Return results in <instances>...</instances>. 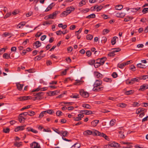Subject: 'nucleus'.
<instances>
[{
    "instance_id": "obj_44",
    "label": "nucleus",
    "mask_w": 148,
    "mask_h": 148,
    "mask_svg": "<svg viewBox=\"0 0 148 148\" xmlns=\"http://www.w3.org/2000/svg\"><path fill=\"white\" fill-rule=\"evenodd\" d=\"M137 66L138 67L141 68H145V65H143L141 63L138 64L137 65Z\"/></svg>"
},
{
    "instance_id": "obj_38",
    "label": "nucleus",
    "mask_w": 148,
    "mask_h": 148,
    "mask_svg": "<svg viewBox=\"0 0 148 148\" xmlns=\"http://www.w3.org/2000/svg\"><path fill=\"white\" fill-rule=\"evenodd\" d=\"M118 67L121 69L123 68L124 66H126V64H125V63H122L119 64H118Z\"/></svg>"
},
{
    "instance_id": "obj_49",
    "label": "nucleus",
    "mask_w": 148,
    "mask_h": 148,
    "mask_svg": "<svg viewBox=\"0 0 148 148\" xmlns=\"http://www.w3.org/2000/svg\"><path fill=\"white\" fill-rule=\"evenodd\" d=\"M109 32V30L107 29H104L102 32V34L103 35L106 34L107 33H108Z\"/></svg>"
},
{
    "instance_id": "obj_18",
    "label": "nucleus",
    "mask_w": 148,
    "mask_h": 148,
    "mask_svg": "<svg viewBox=\"0 0 148 148\" xmlns=\"http://www.w3.org/2000/svg\"><path fill=\"white\" fill-rule=\"evenodd\" d=\"M125 15L124 12L117 13L116 14V16L118 17H123Z\"/></svg>"
},
{
    "instance_id": "obj_14",
    "label": "nucleus",
    "mask_w": 148,
    "mask_h": 148,
    "mask_svg": "<svg viewBox=\"0 0 148 148\" xmlns=\"http://www.w3.org/2000/svg\"><path fill=\"white\" fill-rule=\"evenodd\" d=\"M18 118V120L20 123H23L25 122V119L22 116H21L19 115Z\"/></svg>"
},
{
    "instance_id": "obj_40",
    "label": "nucleus",
    "mask_w": 148,
    "mask_h": 148,
    "mask_svg": "<svg viewBox=\"0 0 148 148\" xmlns=\"http://www.w3.org/2000/svg\"><path fill=\"white\" fill-rule=\"evenodd\" d=\"M139 78L140 79L145 80L147 79H148V75H143L140 77Z\"/></svg>"
},
{
    "instance_id": "obj_29",
    "label": "nucleus",
    "mask_w": 148,
    "mask_h": 148,
    "mask_svg": "<svg viewBox=\"0 0 148 148\" xmlns=\"http://www.w3.org/2000/svg\"><path fill=\"white\" fill-rule=\"evenodd\" d=\"M123 5H118L115 7V9L116 10H120L123 8Z\"/></svg>"
},
{
    "instance_id": "obj_43",
    "label": "nucleus",
    "mask_w": 148,
    "mask_h": 148,
    "mask_svg": "<svg viewBox=\"0 0 148 148\" xmlns=\"http://www.w3.org/2000/svg\"><path fill=\"white\" fill-rule=\"evenodd\" d=\"M140 7H137L136 8H131V11L134 12H135L140 10Z\"/></svg>"
},
{
    "instance_id": "obj_33",
    "label": "nucleus",
    "mask_w": 148,
    "mask_h": 148,
    "mask_svg": "<svg viewBox=\"0 0 148 148\" xmlns=\"http://www.w3.org/2000/svg\"><path fill=\"white\" fill-rule=\"evenodd\" d=\"M53 4V3H52L50 5H49L48 7L45 10V12H48L53 7V6H52V5Z\"/></svg>"
},
{
    "instance_id": "obj_32",
    "label": "nucleus",
    "mask_w": 148,
    "mask_h": 148,
    "mask_svg": "<svg viewBox=\"0 0 148 148\" xmlns=\"http://www.w3.org/2000/svg\"><path fill=\"white\" fill-rule=\"evenodd\" d=\"M95 17V15L94 14H92L87 16L86 18H94Z\"/></svg>"
},
{
    "instance_id": "obj_31",
    "label": "nucleus",
    "mask_w": 148,
    "mask_h": 148,
    "mask_svg": "<svg viewBox=\"0 0 148 148\" xmlns=\"http://www.w3.org/2000/svg\"><path fill=\"white\" fill-rule=\"evenodd\" d=\"M68 14H68L66 10L65 11L63 12L62 13L60 14V16L61 17L66 16Z\"/></svg>"
},
{
    "instance_id": "obj_41",
    "label": "nucleus",
    "mask_w": 148,
    "mask_h": 148,
    "mask_svg": "<svg viewBox=\"0 0 148 148\" xmlns=\"http://www.w3.org/2000/svg\"><path fill=\"white\" fill-rule=\"evenodd\" d=\"M26 24L25 22H22L19 23L17 26L18 28H20L22 26Z\"/></svg>"
},
{
    "instance_id": "obj_11",
    "label": "nucleus",
    "mask_w": 148,
    "mask_h": 148,
    "mask_svg": "<svg viewBox=\"0 0 148 148\" xmlns=\"http://www.w3.org/2000/svg\"><path fill=\"white\" fill-rule=\"evenodd\" d=\"M25 126V125L18 126L15 129V132H18L20 130H24V127Z\"/></svg>"
},
{
    "instance_id": "obj_61",
    "label": "nucleus",
    "mask_w": 148,
    "mask_h": 148,
    "mask_svg": "<svg viewBox=\"0 0 148 148\" xmlns=\"http://www.w3.org/2000/svg\"><path fill=\"white\" fill-rule=\"evenodd\" d=\"M68 70V69H66L64 71H62L61 74L62 75H65L67 71Z\"/></svg>"
},
{
    "instance_id": "obj_47",
    "label": "nucleus",
    "mask_w": 148,
    "mask_h": 148,
    "mask_svg": "<svg viewBox=\"0 0 148 148\" xmlns=\"http://www.w3.org/2000/svg\"><path fill=\"white\" fill-rule=\"evenodd\" d=\"M46 113V111H43L42 112L39 114V118L41 119L44 116L45 114Z\"/></svg>"
},
{
    "instance_id": "obj_37",
    "label": "nucleus",
    "mask_w": 148,
    "mask_h": 148,
    "mask_svg": "<svg viewBox=\"0 0 148 148\" xmlns=\"http://www.w3.org/2000/svg\"><path fill=\"white\" fill-rule=\"evenodd\" d=\"M101 136H102V137H103L105 138V139L107 140H109V138H108V137L106 135V134H105L103 133H101Z\"/></svg>"
},
{
    "instance_id": "obj_27",
    "label": "nucleus",
    "mask_w": 148,
    "mask_h": 148,
    "mask_svg": "<svg viewBox=\"0 0 148 148\" xmlns=\"http://www.w3.org/2000/svg\"><path fill=\"white\" fill-rule=\"evenodd\" d=\"M61 134L62 135V137H66L68 136L69 133L67 131H62L61 132Z\"/></svg>"
},
{
    "instance_id": "obj_28",
    "label": "nucleus",
    "mask_w": 148,
    "mask_h": 148,
    "mask_svg": "<svg viewBox=\"0 0 148 148\" xmlns=\"http://www.w3.org/2000/svg\"><path fill=\"white\" fill-rule=\"evenodd\" d=\"M96 60H91L88 62V64L90 65H94L95 63Z\"/></svg>"
},
{
    "instance_id": "obj_46",
    "label": "nucleus",
    "mask_w": 148,
    "mask_h": 148,
    "mask_svg": "<svg viewBox=\"0 0 148 148\" xmlns=\"http://www.w3.org/2000/svg\"><path fill=\"white\" fill-rule=\"evenodd\" d=\"M14 145L17 147H19L21 146L22 145L21 142H16L14 143Z\"/></svg>"
},
{
    "instance_id": "obj_17",
    "label": "nucleus",
    "mask_w": 148,
    "mask_h": 148,
    "mask_svg": "<svg viewBox=\"0 0 148 148\" xmlns=\"http://www.w3.org/2000/svg\"><path fill=\"white\" fill-rule=\"evenodd\" d=\"M130 80V82H131V84L132 85L134 84L135 82H138L139 79L138 78H134Z\"/></svg>"
},
{
    "instance_id": "obj_15",
    "label": "nucleus",
    "mask_w": 148,
    "mask_h": 148,
    "mask_svg": "<svg viewBox=\"0 0 148 148\" xmlns=\"http://www.w3.org/2000/svg\"><path fill=\"white\" fill-rule=\"evenodd\" d=\"M16 84L17 89L19 90H21L23 88L24 85L23 84H21L19 83H16Z\"/></svg>"
},
{
    "instance_id": "obj_24",
    "label": "nucleus",
    "mask_w": 148,
    "mask_h": 148,
    "mask_svg": "<svg viewBox=\"0 0 148 148\" xmlns=\"http://www.w3.org/2000/svg\"><path fill=\"white\" fill-rule=\"evenodd\" d=\"M99 121L98 120H95L91 122V125L93 126H95L97 125V124L99 122Z\"/></svg>"
},
{
    "instance_id": "obj_30",
    "label": "nucleus",
    "mask_w": 148,
    "mask_h": 148,
    "mask_svg": "<svg viewBox=\"0 0 148 148\" xmlns=\"http://www.w3.org/2000/svg\"><path fill=\"white\" fill-rule=\"evenodd\" d=\"M117 37L116 36L113 37V38L111 40V42L112 45H114L116 42V39Z\"/></svg>"
},
{
    "instance_id": "obj_56",
    "label": "nucleus",
    "mask_w": 148,
    "mask_h": 148,
    "mask_svg": "<svg viewBox=\"0 0 148 148\" xmlns=\"http://www.w3.org/2000/svg\"><path fill=\"white\" fill-rule=\"evenodd\" d=\"M112 76L113 78H115L117 77L118 75L116 73L114 72L113 73L112 75Z\"/></svg>"
},
{
    "instance_id": "obj_23",
    "label": "nucleus",
    "mask_w": 148,
    "mask_h": 148,
    "mask_svg": "<svg viewBox=\"0 0 148 148\" xmlns=\"http://www.w3.org/2000/svg\"><path fill=\"white\" fill-rule=\"evenodd\" d=\"M124 132V130H121L119 132V136L121 138H125V136L123 134Z\"/></svg>"
},
{
    "instance_id": "obj_6",
    "label": "nucleus",
    "mask_w": 148,
    "mask_h": 148,
    "mask_svg": "<svg viewBox=\"0 0 148 148\" xmlns=\"http://www.w3.org/2000/svg\"><path fill=\"white\" fill-rule=\"evenodd\" d=\"M31 97L30 96H24L17 98V99L19 101H22L30 99Z\"/></svg>"
},
{
    "instance_id": "obj_63",
    "label": "nucleus",
    "mask_w": 148,
    "mask_h": 148,
    "mask_svg": "<svg viewBox=\"0 0 148 148\" xmlns=\"http://www.w3.org/2000/svg\"><path fill=\"white\" fill-rule=\"evenodd\" d=\"M130 19H132V17L130 16H128L127 17V18H125L124 19V21L125 22H127L130 20Z\"/></svg>"
},
{
    "instance_id": "obj_4",
    "label": "nucleus",
    "mask_w": 148,
    "mask_h": 148,
    "mask_svg": "<svg viewBox=\"0 0 148 148\" xmlns=\"http://www.w3.org/2000/svg\"><path fill=\"white\" fill-rule=\"evenodd\" d=\"M58 13V12L57 11L53 12L51 14H50L48 16L47 18L54 19L55 18L56 15Z\"/></svg>"
},
{
    "instance_id": "obj_36",
    "label": "nucleus",
    "mask_w": 148,
    "mask_h": 148,
    "mask_svg": "<svg viewBox=\"0 0 148 148\" xmlns=\"http://www.w3.org/2000/svg\"><path fill=\"white\" fill-rule=\"evenodd\" d=\"M70 97L71 98L74 99H77L79 98V95L77 94H73L72 95L70 96Z\"/></svg>"
},
{
    "instance_id": "obj_2",
    "label": "nucleus",
    "mask_w": 148,
    "mask_h": 148,
    "mask_svg": "<svg viewBox=\"0 0 148 148\" xmlns=\"http://www.w3.org/2000/svg\"><path fill=\"white\" fill-rule=\"evenodd\" d=\"M79 93L84 98H87L88 97L89 93L84 91L83 90H81L79 91Z\"/></svg>"
},
{
    "instance_id": "obj_35",
    "label": "nucleus",
    "mask_w": 148,
    "mask_h": 148,
    "mask_svg": "<svg viewBox=\"0 0 148 148\" xmlns=\"http://www.w3.org/2000/svg\"><path fill=\"white\" fill-rule=\"evenodd\" d=\"M117 106L120 107L125 108L126 106V104L124 103H121L118 104Z\"/></svg>"
},
{
    "instance_id": "obj_10",
    "label": "nucleus",
    "mask_w": 148,
    "mask_h": 148,
    "mask_svg": "<svg viewBox=\"0 0 148 148\" xmlns=\"http://www.w3.org/2000/svg\"><path fill=\"white\" fill-rule=\"evenodd\" d=\"M94 75L95 77L99 79L102 78L103 77V75L102 74L97 72H95Z\"/></svg>"
},
{
    "instance_id": "obj_55",
    "label": "nucleus",
    "mask_w": 148,
    "mask_h": 148,
    "mask_svg": "<svg viewBox=\"0 0 148 148\" xmlns=\"http://www.w3.org/2000/svg\"><path fill=\"white\" fill-rule=\"evenodd\" d=\"M140 105L137 102H134L132 106L133 107L138 106Z\"/></svg>"
},
{
    "instance_id": "obj_16",
    "label": "nucleus",
    "mask_w": 148,
    "mask_h": 148,
    "mask_svg": "<svg viewBox=\"0 0 148 148\" xmlns=\"http://www.w3.org/2000/svg\"><path fill=\"white\" fill-rule=\"evenodd\" d=\"M148 88V85H143L142 86H140V88L139 89V90H141L142 91H143L144 90Z\"/></svg>"
},
{
    "instance_id": "obj_20",
    "label": "nucleus",
    "mask_w": 148,
    "mask_h": 148,
    "mask_svg": "<svg viewBox=\"0 0 148 148\" xmlns=\"http://www.w3.org/2000/svg\"><path fill=\"white\" fill-rule=\"evenodd\" d=\"M92 133V131L90 130H87L84 132L83 134L84 135L87 136L91 135Z\"/></svg>"
},
{
    "instance_id": "obj_50",
    "label": "nucleus",
    "mask_w": 148,
    "mask_h": 148,
    "mask_svg": "<svg viewBox=\"0 0 148 148\" xmlns=\"http://www.w3.org/2000/svg\"><path fill=\"white\" fill-rule=\"evenodd\" d=\"M103 6L101 5L97 6L96 8L97 11L99 12L102 8Z\"/></svg>"
},
{
    "instance_id": "obj_59",
    "label": "nucleus",
    "mask_w": 148,
    "mask_h": 148,
    "mask_svg": "<svg viewBox=\"0 0 148 148\" xmlns=\"http://www.w3.org/2000/svg\"><path fill=\"white\" fill-rule=\"evenodd\" d=\"M44 93L43 92H39L38 93H37L36 94H34V96H35L36 95H37L38 96H41L43 95H44Z\"/></svg>"
},
{
    "instance_id": "obj_64",
    "label": "nucleus",
    "mask_w": 148,
    "mask_h": 148,
    "mask_svg": "<svg viewBox=\"0 0 148 148\" xmlns=\"http://www.w3.org/2000/svg\"><path fill=\"white\" fill-rule=\"evenodd\" d=\"M101 16L103 18L105 19H107L108 18L107 15L104 14L101 15Z\"/></svg>"
},
{
    "instance_id": "obj_60",
    "label": "nucleus",
    "mask_w": 148,
    "mask_h": 148,
    "mask_svg": "<svg viewBox=\"0 0 148 148\" xmlns=\"http://www.w3.org/2000/svg\"><path fill=\"white\" fill-rule=\"evenodd\" d=\"M86 3V2L85 1L83 0L79 2V5L80 6H82L83 5H84Z\"/></svg>"
},
{
    "instance_id": "obj_25",
    "label": "nucleus",
    "mask_w": 148,
    "mask_h": 148,
    "mask_svg": "<svg viewBox=\"0 0 148 148\" xmlns=\"http://www.w3.org/2000/svg\"><path fill=\"white\" fill-rule=\"evenodd\" d=\"M44 56H41L40 55L36 57L34 59L35 61L39 60L42 59Z\"/></svg>"
},
{
    "instance_id": "obj_12",
    "label": "nucleus",
    "mask_w": 148,
    "mask_h": 148,
    "mask_svg": "<svg viewBox=\"0 0 148 148\" xmlns=\"http://www.w3.org/2000/svg\"><path fill=\"white\" fill-rule=\"evenodd\" d=\"M41 45V43L39 41H36L34 43V46L35 47L34 48H38L40 47Z\"/></svg>"
},
{
    "instance_id": "obj_13",
    "label": "nucleus",
    "mask_w": 148,
    "mask_h": 148,
    "mask_svg": "<svg viewBox=\"0 0 148 148\" xmlns=\"http://www.w3.org/2000/svg\"><path fill=\"white\" fill-rule=\"evenodd\" d=\"M47 89V88L44 87L42 88H40V86H39L35 90H33L32 91V92H34L35 91H38L39 90H41V91H44L46 90Z\"/></svg>"
},
{
    "instance_id": "obj_57",
    "label": "nucleus",
    "mask_w": 148,
    "mask_h": 148,
    "mask_svg": "<svg viewBox=\"0 0 148 148\" xmlns=\"http://www.w3.org/2000/svg\"><path fill=\"white\" fill-rule=\"evenodd\" d=\"M108 55L110 57H113L115 55V54L112 51L111 52L109 53Z\"/></svg>"
},
{
    "instance_id": "obj_62",
    "label": "nucleus",
    "mask_w": 148,
    "mask_h": 148,
    "mask_svg": "<svg viewBox=\"0 0 148 148\" xmlns=\"http://www.w3.org/2000/svg\"><path fill=\"white\" fill-rule=\"evenodd\" d=\"M86 54L87 56L89 57L91 55V53L90 50H88L87 51Z\"/></svg>"
},
{
    "instance_id": "obj_52",
    "label": "nucleus",
    "mask_w": 148,
    "mask_h": 148,
    "mask_svg": "<svg viewBox=\"0 0 148 148\" xmlns=\"http://www.w3.org/2000/svg\"><path fill=\"white\" fill-rule=\"evenodd\" d=\"M45 111H46V113L50 114H52L53 113H54V112L52 110H49Z\"/></svg>"
},
{
    "instance_id": "obj_7",
    "label": "nucleus",
    "mask_w": 148,
    "mask_h": 148,
    "mask_svg": "<svg viewBox=\"0 0 148 148\" xmlns=\"http://www.w3.org/2000/svg\"><path fill=\"white\" fill-rule=\"evenodd\" d=\"M102 81L99 79L98 80H96L94 83L93 85H96L95 87H96L97 86H103L101 84H102Z\"/></svg>"
},
{
    "instance_id": "obj_19",
    "label": "nucleus",
    "mask_w": 148,
    "mask_h": 148,
    "mask_svg": "<svg viewBox=\"0 0 148 148\" xmlns=\"http://www.w3.org/2000/svg\"><path fill=\"white\" fill-rule=\"evenodd\" d=\"M145 109L143 108H139L138 109L136 112V113L137 114H138L141 112H144Z\"/></svg>"
},
{
    "instance_id": "obj_51",
    "label": "nucleus",
    "mask_w": 148,
    "mask_h": 148,
    "mask_svg": "<svg viewBox=\"0 0 148 148\" xmlns=\"http://www.w3.org/2000/svg\"><path fill=\"white\" fill-rule=\"evenodd\" d=\"M142 12L143 14H145L148 12V8H145L143 9Z\"/></svg>"
},
{
    "instance_id": "obj_34",
    "label": "nucleus",
    "mask_w": 148,
    "mask_h": 148,
    "mask_svg": "<svg viewBox=\"0 0 148 148\" xmlns=\"http://www.w3.org/2000/svg\"><path fill=\"white\" fill-rule=\"evenodd\" d=\"M80 146V145L77 143L72 145L71 148H79Z\"/></svg>"
},
{
    "instance_id": "obj_3",
    "label": "nucleus",
    "mask_w": 148,
    "mask_h": 148,
    "mask_svg": "<svg viewBox=\"0 0 148 148\" xmlns=\"http://www.w3.org/2000/svg\"><path fill=\"white\" fill-rule=\"evenodd\" d=\"M96 85H94V87L92 89V90L94 92H98L103 90V86H97L96 87Z\"/></svg>"
},
{
    "instance_id": "obj_54",
    "label": "nucleus",
    "mask_w": 148,
    "mask_h": 148,
    "mask_svg": "<svg viewBox=\"0 0 148 148\" xmlns=\"http://www.w3.org/2000/svg\"><path fill=\"white\" fill-rule=\"evenodd\" d=\"M10 130L9 128H4L3 129V132L4 133H8L10 132Z\"/></svg>"
},
{
    "instance_id": "obj_1",
    "label": "nucleus",
    "mask_w": 148,
    "mask_h": 148,
    "mask_svg": "<svg viewBox=\"0 0 148 148\" xmlns=\"http://www.w3.org/2000/svg\"><path fill=\"white\" fill-rule=\"evenodd\" d=\"M106 59V58L105 57L101 59H98L96 60V64H101V65H103Z\"/></svg>"
},
{
    "instance_id": "obj_9",
    "label": "nucleus",
    "mask_w": 148,
    "mask_h": 148,
    "mask_svg": "<svg viewBox=\"0 0 148 148\" xmlns=\"http://www.w3.org/2000/svg\"><path fill=\"white\" fill-rule=\"evenodd\" d=\"M111 147H120V145L119 144L116 143L115 142H113L110 143Z\"/></svg>"
},
{
    "instance_id": "obj_5",
    "label": "nucleus",
    "mask_w": 148,
    "mask_h": 148,
    "mask_svg": "<svg viewBox=\"0 0 148 148\" xmlns=\"http://www.w3.org/2000/svg\"><path fill=\"white\" fill-rule=\"evenodd\" d=\"M30 147L32 148H40V147L38 143L35 142H34L31 144Z\"/></svg>"
},
{
    "instance_id": "obj_42",
    "label": "nucleus",
    "mask_w": 148,
    "mask_h": 148,
    "mask_svg": "<svg viewBox=\"0 0 148 148\" xmlns=\"http://www.w3.org/2000/svg\"><path fill=\"white\" fill-rule=\"evenodd\" d=\"M84 113L86 115H89L92 114V112L90 110H84Z\"/></svg>"
},
{
    "instance_id": "obj_39",
    "label": "nucleus",
    "mask_w": 148,
    "mask_h": 148,
    "mask_svg": "<svg viewBox=\"0 0 148 148\" xmlns=\"http://www.w3.org/2000/svg\"><path fill=\"white\" fill-rule=\"evenodd\" d=\"M3 57L4 58H5L6 59H8L9 58H10V55H8L7 53H5L3 54Z\"/></svg>"
},
{
    "instance_id": "obj_8",
    "label": "nucleus",
    "mask_w": 148,
    "mask_h": 148,
    "mask_svg": "<svg viewBox=\"0 0 148 148\" xmlns=\"http://www.w3.org/2000/svg\"><path fill=\"white\" fill-rule=\"evenodd\" d=\"M75 8L73 6H70L66 8V10L68 14H69L75 10Z\"/></svg>"
},
{
    "instance_id": "obj_48",
    "label": "nucleus",
    "mask_w": 148,
    "mask_h": 148,
    "mask_svg": "<svg viewBox=\"0 0 148 148\" xmlns=\"http://www.w3.org/2000/svg\"><path fill=\"white\" fill-rule=\"evenodd\" d=\"M116 121L115 119H112L110 122V124L111 126L114 125Z\"/></svg>"
},
{
    "instance_id": "obj_58",
    "label": "nucleus",
    "mask_w": 148,
    "mask_h": 148,
    "mask_svg": "<svg viewBox=\"0 0 148 148\" xmlns=\"http://www.w3.org/2000/svg\"><path fill=\"white\" fill-rule=\"evenodd\" d=\"M107 38L105 37H103L102 38V39L101 40V42L104 43H105L107 41Z\"/></svg>"
},
{
    "instance_id": "obj_26",
    "label": "nucleus",
    "mask_w": 148,
    "mask_h": 148,
    "mask_svg": "<svg viewBox=\"0 0 148 148\" xmlns=\"http://www.w3.org/2000/svg\"><path fill=\"white\" fill-rule=\"evenodd\" d=\"M134 92V90H131L129 91H126L125 94L127 95H129L132 94Z\"/></svg>"
},
{
    "instance_id": "obj_21",
    "label": "nucleus",
    "mask_w": 148,
    "mask_h": 148,
    "mask_svg": "<svg viewBox=\"0 0 148 148\" xmlns=\"http://www.w3.org/2000/svg\"><path fill=\"white\" fill-rule=\"evenodd\" d=\"M76 82L74 83V85H79L84 82L83 81H82L80 80H76Z\"/></svg>"
},
{
    "instance_id": "obj_53",
    "label": "nucleus",
    "mask_w": 148,
    "mask_h": 148,
    "mask_svg": "<svg viewBox=\"0 0 148 148\" xmlns=\"http://www.w3.org/2000/svg\"><path fill=\"white\" fill-rule=\"evenodd\" d=\"M93 38V36L90 34H88L86 36V38L87 40H91Z\"/></svg>"
},
{
    "instance_id": "obj_22",
    "label": "nucleus",
    "mask_w": 148,
    "mask_h": 148,
    "mask_svg": "<svg viewBox=\"0 0 148 148\" xmlns=\"http://www.w3.org/2000/svg\"><path fill=\"white\" fill-rule=\"evenodd\" d=\"M82 107L84 108L87 109H90L91 108V107L90 105L88 104H83L82 106Z\"/></svg>"
},
{
    "instance_id": "obj_45",
    "label": "nucleus",
    "mask_w": 148,
    "mask_h": 148,
    "mask_svg": "<svg viewBox=\"0 0 148 148\" xmlns=\"http://www.w3.org/2000/svg\"><path fill=\"white\" fill-rule=\"evenodd\" d=\"M113 50L112 51L114 53L115 52H117L120 51L121 50V49L119 48H113L112 49Z\"/></svg>"
}]
</instances>
